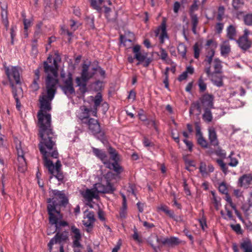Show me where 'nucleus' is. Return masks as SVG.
Masks as SVG:
<instances>
[{
  "mask_svg": "<svg viewBox=\"0 0 252 252\" xmlns=\"http://www.w3.org/2000/svg\"><path fill=\"white\" fill-rule=\"evenodd\" d=\"M57 78H47L46 90L43 92L39 98V108L37 113L38 126L39 128V135L41 140L39 144V150L43 155L45 166L49 172L59 181H62L63 176L60 172L61 162L57 160L54 165L48 159L49 157L55 158H58V152L55 147V136L51 126V116L49 113L52 109L51 102L56 92Z\"/></svg>",
  "mask_w": 252,
  "mask_h": 252,
  "instance_id": "f257e3e1",
  "label": "nucleus"
},
{
  "mask_svg": "<svg viewBox=\"0 0 252 252\" xmlns=\"http://www.w3.org/2000/svg\"><path fill=\"white\" fill-rule=\"evenodd\" d=\"M50 195L52 198L47 199L49 203L47 210L49 214V220L51 225H54L58 230H61L63 227L67 226L68 223L63 220V215L60 211L57 210L58 206L64 205L68 203V199L63 191L52 190Z\"/></svg>",
  "mask_w": 252,
  "mask_h": 252,
  "instance_id": "f03ea898",
  "label": "nucleus"
},
{
  "mask_svg": "<svg viewBox=\"0 0 252 252\" xmlns=\"http://www.w3.org/2000/svg\"><path fill=\"white\" fill-rule=\"evenodd\" d=\"M94 63L92 64L90 62L82 64L81 77H76V82L78 86L82 88L83 92L86 91L87 82L96 73V68H94Z\"/></svg>",
  "mask_w": 252,
  "mask_h": 252,
  "instance_id": "7ed1b4c3",
  "label": "nucleus"
},
{
  "mask_svg": "<svg viewBox=\"0 0 252 252\" xmlns=\"http://www.w3.org/2000/svg\"><path fill=\"white\" fill-rule=\"evenodd\" d=\"M119 174L114 175L112 172H108L106 174L105 178L106 180V185L102 184L101 183H96L94 185V188L97 193H112L114 190L113 185L111 184V181L113 179H115L116 178H119Z\"/></svg>",
  "mask_w": 252,
  "mask_h": 252,
  "instance_id": "20e7f679",
  "label": "nucleus"
},
{
  "mask_svg": "<svg viewBox=\"0 0 252 252\" xmlns=\"http://www.w3.org/2000/svg\"><path fill=\"white\" fill-rule=\"evenodd\" d=\"M93 152L94 155L99 158L106 166L114 171L117 174H120L123 171L122 167L117 163H110L109 161L108 156L106 153L102 150L93 148Z\"/></svg>",
  "mask_w": 252,
  "mask_h": 252,
  "instance_id": "39448f33",
  "label": "nucleus"
},
{
  "mask_svg": "<svg viewBox=\"0 0 252 252\" xmlns=\"http://www.w3.org/2000/svg\"><path fill=\"white\" fill-rule=\"evenodd\" d=\"M4 71L5 74L8 79L11 87L13 88L14 87V81L16 84H21L20 80V68L17 66H4Z\"/></svg>",
  "mask_w": 252,
  "mask_h": 252,
  "instance_id": "423d86ee",
  "label": "nucleus"
},
{
  "mask_svg": "<svg viewBox=\"0 0 252 252\" xmlns=\"http://www.w3.org/2000/svg\"><path fill=\"white\" fill-rule=\"evenodd\" d=\"M94 221L95 218L94 212L88 211H85L82 222L85 226L87 232L90 233L92 231Z\"/></svg>",
  "mask_w": 252,
  "mask_h": 252,
  "instance_id": "0eeeda50",
  "label": "nucleus"
},
{
  "mask_svg": "<svg viewBox=\"0 0 252 252\" xmlns=\"http://www.w3.org/2000/svg\"><path fill=\"white\" fill-rule=\"evenodd\" d=\"M65 226H64V227ZM56 227V229L54 231V232L55 231H58V233L55 235V236L52 238L50 242H49L48 244V246L49 247V249L50 250V251H51L52 249V247H53V245H54L55 244H57V243H63V242H65L68 238V236L66 234V233H60V232L62 230V229L63 228V227L61 230H58L57 228H56V227Z\"/></svg>",
  "mask_w": 252,
  "mask_h": 252,
  "instance_id": "6e6552de",
  "label": "nucleus"
},
{
  "mask_svg": "<svg viewBox=\"0 0 252 252\" xmlns=\"http://www.w3.org/2000/svg\"><path fill=\"white\" fill-rule=\"evenodd\" d=\"M87 124L89 130L94 135H99L103 137L104 133L101 131L100 125L97 120L93 118H90L88 121Z\"/></svg>",
  "mask_w": 252,
  "mask_h": 252,
  "instance_id": "1a4fd4ad",
  "label": "nucleus"
},
{
  "mask_svg": "<svg viewBox=\"0 0 252 252\" xmlns=\"http://www.w3.org/2000/svg\"><path fill=\"white\" fill-rule=\"evenodd\" d=\"M156 36H159L160 42L163 43L166 39H168V36L166 32V20L163 19L161 25L158 27L155 31Z\"/></svg>",
  "mask_w": 252,
  "mask_h": 252,
  "instance_id": "9d476101",
  "label": "nucleus"
},
{
  "mask_svg": "<svg viewBox=\"0 0 252 252\" xmlns=\"http://www.w3.org/2000/svg\"><path fill=\"white\" fill-rule=\"evenodd\" d=\"M249 34L250 31L247 29H245L244 31V34L237 40L239 46L243 50H247L251 46V42L248 39Z\"/></svg>",
  "mask_w": 252,
  "mask_h": 252,
  "instance_id": "9b49d317",
  "label": "nucleus"
},
{
  "mask_svg": "<svg viewBox=\"0 0 252 252\" xmlns=\"http://www.w3.org/2000/svg\"><path fill=\"white\" fill-rule=\"evenodd\" d=\"M62 89L68 97H70L71 95L75 94L71 76H69L64 81V85L62 87Z\"/></svg>",
  "mask_w": 252,
  "mask_h": 252,
  "instance_id": "f8f14e48",
  "label": "nucleus"
},
{
  "mask_svg": "<svg viewBox=\"0 0 252 252\" xmlns=\"http://www.w3.org/2000/svg\"><path fill=\"white\" fill-rule=\"evenodd\" d=\"M71 231L73 233V246L74 248H79L81 247L80 241L81 240L82 236L80 233V230L76 227L74 225L71 226Z\"/></svg>",
  "mask_w": 252,
  "mask_h": 252,
  "instance_id": "ddd939ff",
  "label": "nucleus"
},
{
  "mask_svg": "<svg viewBox=\"0 0 252 252\" xmlns=\"http://www.w3.org/2000/svg\"><path fill=\"white\" fill-rule=\"evenodd\" d=\"M18 161V170L24 172L27 170V163L24 156L23 151L21 148H17Z\"/></svg>",
  "mask_w": 252,
  "mask_h": 252,
  "instance_id": "4468645a",
  "label": "nucleus"
},
{
  "mask_svg": "<svg viewBox=\"0 0 252 252\" xmlns=\"http://www.w3.org/2000/svg\"><path fill=\"white\" fill-rule=\"evenodd\" d=\"M132 51L134 54V58L139 62L137 64L142 63L148 56L146 52L140 51V46L138 45H135Z\"/></svg>",
  "mask_w": 252,
  "mask_h": 252,
  "instance_id": "2eb2a0df",
  "label": "nucleus"
},
{
  "mask_svg": "<svg viewBox=\"0 0 252 252\" xmlns=\"http://www.w3.org/2000/svg\"><path fill=\"white\" fill-rule=\"evenodd\" d=\"M91 112L92 113V110L88 108L85 106H81L79 109L76 111V115L79 119L83 121L89 118Z\"/></svg>",
  "mask_w": 252,
  "mask_h": 252,
  "instance_id": "dca6fc26",
  "label": "nucleus"
},
{
  "mask_svg": "<svg viewBox=\"0 0 252 252\" xmlns=\"http://www.w3.org/2000/svg\"><path fill=\"white\" fill-rule=\"evenodd\" d=\"M202 106L206 108H212L213 107L214 96L212 94H205L200 98Z\"/></svg>",
  "mask_w": 252,
  "mask_h": 252,
  "instance_id": "f3484780",
  "label": "nucleus"
},
{
  "mask_svg": "<svg viewBox=\"0 0 252 252\" xmlns=\"http://www.w3.org/2000/svg\"><path fill=\"white\" fill-rule=\"evenodd\" d=\"M86 201H92L94 198L98 199L99 195L94 188L92 189H87L81 193Z\"/></svg>",
  "mask_w": 252,
  "mask_h": 252,
  "instance_id": "a211bd4d",
  "label": "nucleus"
},
{
  "mask_svg": "<svg viewBox=\"0 0 252 252\" xmlns=\"http://www.w3.org/2000/svg\"><path fill=\"white\" fill-rule=\"evenodd\" d=\"M209 139L211 145L216 146L219 145V141L217 138L216 130L213 127L208 128Z\"/></svg>",
  "mask_w": 252,
  "mask_h": 252,
  "instance_id": "6ab92c4d",
  "label": "nucleus"
},
{
  "mask_svg": "<svg viewBox=\"0 0 252 252\" xmlns=\"http://www.w3.org/2000/svg\"><path fill=\"white\" fill-rule=\"evenodd\" d=\"M215 54V51L213 49H210L208 51L207 55L206 56V58L204 60V62L208 64V66H207L205 69L206 73H207L208 76H209L211 74V63L212 62V59Z\"/></svg>",
  "mask_w": 252,
  "mask_h": 252,
  "instance_id": "aec40b11",
  "label": "nucleus"
},
{
  "mask_svg": "<svg viewBox=\"0 0 252 252\" xmlns=\"http://www.w3.org/2000/svg\"><path fill=\"white\" fill-rule=\"evenodd\" d=\"M240 248L243 252H252V243L249 238H244L240 243Z\"/></svg>",
  "mask_w": 252,
  "mask_h": 252,
  "instance_id": "412c9836",
  "label": "nucleus"
},
{
  "mask_svg": "<svg viewBox=\"0 0 252 252\" xmlns=\"http://www.w3.org/2000/svg\"><path fill=\"white\" fill-rule=\"evenodd\" d=\"M7 5H4L1 6V20L3 24L4 25L6 30H7L9 27V22L7 17Z\"/></svg>",
  "mask_w": 252,
  "mask_h": 252,
  "instance_id": "4be33fe9",
  "label": "nucleus"
},
{
  "mask_svg": "<svg viewBox=\"0 0 252 252\" xmlns=\"http://www.w3.org/2000/svg\"><path fill=\"white\" fill-rule=\"evenodd\" d=\"M102 100V95L100 93H98L95 96L94 101V110H92V115L94 117H97V108L99 106Z\"/></svg>",
  "mask_w": 252,
  "mask_h": 252,
  "instance_id": "5701e85b",
  "label": "nucleus"
},
{
  "mask_svg": "<svg viewBox=\"0 0 252 252\" xmlns=\"http://www.w3.org/2000/svg\"><path fill=\"white\" fill-rule=\"evenodd\" d=\"M252 181V177L250 175H244L239 179V184L241 187L247 188Z\"/></svg>",
  "mask_w": 252,
  "mask_h": 252,
  "instance_id": "b1692460",
  "label": "nucleus"
},
{
  "mask_svg": "<svg viewBox=\"0 0 252 252\" xmlns=\"http://www.w3.org/2000/svg\"><path fill=\"white\" fill-rule=\"evenodd\" d=\"M194 68L192 66L190 65L187 66L186 70L179 76L178 80L179 81H182L186 80L188 75H192L194 73Z\"/></svg>",
  "mask_w": 252,
  "mask_h": 252,
  "instance_id": "393cba45",
  "label": "nucleus"
},
{
  "mask_svg": "<svg viewBox=\"0 0 252 252\" xmlns=\"http://www.w3.org/2000/svg\"><path fill=\"white\" fill-rule=\"evenodd\" d=\"M134 38V34L130 32H128L125 35H121L120 36V40L122 43L126 45V42H132Z\"/></svg>",
  "mask_w": 252,
  "mask_h": 252,
  "instance_id": "a878e982",
  "label": "nucleus"
},
{
  "mask_svg": "<svg viewBox=\"0 0 252 252\" xmlns=\"http://www.w3.org/2000/svg\"><path fill=\"white\" fill-rule=\"evenodd\" d=\"M160 241L162 244H167L169 246L177 245L180 243L179 239L175 237L165 238Z\"/></svg>",
  "mask_w": 252,
  "mask_h": 252,
  "instance_id": "bb28decb",
  "label": "nucleus"
},
{
  "mask_svg": "<svg viewBox=\"0 0 252 252\" xmlns=\"http://www.w3.org/2000/svg\"><path fill=\"white\" fill-rule=\"evenodd\" d=\"M230 51V46L228 41H224L220 45V53L222 56L227 55Z\"/></svg>",
  "mask_w": 252,
  "mask_h": 252,
  "instance_id": "cd10ccee",
  "label": "nucleus"
},
{
  "mask_svg": "<svg viewBox=\"0 0 252 252\" xmlns=\"http://www.w3.org/2000/svg\"><path fill=\"white\" fill-rule=\"evenodd\" d=\"M158 211H162L164 212L166 215H167L170 218L174 217V212L169 210L168 207L165 205H160L157 207Z\"/></svg>",
  "mask_w": 252,
  "mask_h": 252,
  "instance_id": "c85d7f7f",
  "label": "nucleus"
},
{
  "mask_svg": "<svg viewBox=\"0 0 252 252\" xmlns=\"http://www.w3.org/2000/svg\"><path fill=\"white\" fill-rule=\"evenodd\" d=\"M196 135L198 136L197 142L203 147L207 148L208 146V142L203 137L199 129L197 130Z\"/></svg>",
  "mask_w": 252,
  "mask_h": 252,
  "instance_id": "c756f323",
  "label": "nucleus"
},
{
  "mask_svg": "<svg viewBox=\"0 0 252 252\" xmlns=\"http://www.w3.org/2000/svg\"><path fill=\"white\" fill-rule=\"evenodd\" d=\"M192 24V31L194 34H196V28L198 23V19L195 14H190Z\"/></svg>",
  "mask_w": 252,
  "mask_h": 252,
  "instance_id": "7c9ffc66",
  "label": "nucleus"
},
{
  "mask_svg": "<svg viewBox=\"0 0 252 252\" xmlns=\"http://www.w3.org/2000/svg\"><path fill=\"white\" fill-rule=\"evenodd\" d=\"M178 54L184 59L186 58L187 47L185 44L180 43L177 46Z\"/></svg>",
  "mask_w": 252,
  "mask_h": 252,
  "instance_id": "2f4dec72",
  "label": "nucleus"
},
{
  "mask_svg": "<svg viewBox=\"0 0 252 252\" xmlns=\"http://www.w3.org/2000/svg\"><path fill=\"white\" fill-rule=\"evenodd\" d=\"M211 77V81L213 83V84L217 87H220L223 85L222 80L221 77H218L216 78V74H214V73H211L209 77Z\"/></svg>",
  "mask_w": 252,
  "mask_h": 252,
  "instance_id": "473e14b6",
  "label": "nucleus"
},
{
  "mask_svg": "<svg viewBox=\"0 0 252 252\" xmlns=\"http://www.w3.org/2000/svg\"><path fill=\"white\" fill-rule=\"evenodd\" d=\"M213 63L214 68V71L213 72L214 74L221 72L222 65L220 61L218 59H216L213 61Z\"/></svg>",
  "mask_w": 252,
  "mask_h": 252,
  "instance_id": "72a5a7b5",
  "label": "nucleus"
},
{
  "mask_svg": "<svg viewBox=\"0 0 252 252\" xmlns=\"http://www.w3.org/2000/svg\"><path fill=\"white\" fill-rule=\"evenodd\" d=\"M103 0H91V6L94 9L96 10L98 12H101L102 8L100 5L102 4Z\"/></svg>",
  "mask_w": 252,
  "mask_h": 252,
  "instance_id": "f704fd0d",
  "label": "nucleus"
},
{
  "mask_svg": "<svg viewBox=\"0 0 252 252\" xmlns=\"http://www.w3.org/2000/svg\"><path fill=\"white\" fill-rule=\"evenodd\" d=\"M236 31L235 28L232 25H230L227 28V37L231 40H233L234 39V36L235 35Z\"/></svg>",
  "mask_w": 252,
  "mask_h": 252,
  "instance_id": "c9c22d12",
  "label": "nucleus"
},
{
  "mask_svg": "<svg viewBox=\"0 0 252 252\" xmlns=\"http://www.w3.org/2000/svg\"><path fill=\"white\" fill-rule=\"evenodd\" d=\"M210 108H206L205 110V112L203 114L202 117L203 119L206 122H210L212 120V115Z\"/></svg>",
  "mask_w": 252,
  "mask_h": 252,
  "instance_id": "e433bc0d",
  "label": "nucleus"
},
{
  "mask_svg": "<svg viewBox=\"0 0 252 252\" xmlns=\"http://www.w3.org/2000/svg\"><path fill=\"white\" fill-rule=\"evenodd\" d=\"M109 154L111 155V158L114 161V163H117L119 160V156L116 151L113 148L110 147L108 149Z\"/></svg>",
  "mask_w": 252,
  "mask_h": 252,
  "instance_id": "4c0bfd02",
  "label": "nucleus"
},
{
  "mask_svg": "<svg viewBox=\"0 0 252 252\" xmlns=\"http://www.w3.org/2000/svg\"><path fill=\"white\" fill-rule=\"evenodd\" d=\"M199 169L202 176L206 177L208 175V171H207V165L205 163L201 162Z\"/></svg>",
  "mask_w": 252,
  "mask_h": 252,
  "instance_id": "58836bf2",
  "label": "nucleus"
},
{
  "mask_svg": "<svg viewBox=\"0 0 252 252\" xmlns=\"http://www.w3.org/2000/svg\"><path fill=\"white\" fill-rule=\"evenodd\" d=\"M243 21L245 25L252 26V13L244 15L243 16Z\"/></svg>",
  "mask_w": 252,
  "mask_h": 252,
  "instance_id": "ea45409f",
  "label": "nucleus"
},
{
  "mask_svg": "<svg viewBox=\"0 0 252 252\" xmlns=\"http://www.w3.org/2000/svg\"><path fill=\"white\" fill-rule=\"evenodd\" d=\"M32 19H26L24 18L23 23L24 25V30L25 32V35L26 36H28L27 31L29 28H30L32 24Z\"/></svg>",
  "mask_w": 252,
  "mask_h": 252,
  "instance_id": "a19ab883",
  "label": "nucleus"
},
{
  "mask_svg": "<svg viewBox=\"0 0 252 252\" xmlns=\"http://www.w3.org/2000/svg\"><path fill=\"white\" fill-rule=\"evenodd\" d=\"M198 85L199 88V91L201 92H204L207 88L206 84L204 82L202 77H200L198 81Z\"/></svg>",
  "mask_w": 252,
  "mask_h": 252,
  "instance_id": "79ce46f5",
  "label": "nucleus"
},
{
  "mask_svg": "<svg viewBox=\"0 0 252 252\" xmlns=\"http://www.w3.org/2000/svg\"><path fill=\"white\" fill-rule=\"evenodd\" d=\"M211 193L213 196V200L215 207L217 210H218L219 207L221 206L220 199V198H217L215 194V193L214 191H211Z\"/></svg>",
  "mask_w": 252,
  "mask_h": 252,
  "instance_id": "37998d69",
  "label": "nucleus"
},
{
  "mask_svg": "<svg viewBox=\"0 0 252 252\" xmlns=\"http://www.w3.org/2000/svg\"><path fill=\"white\" fill-rule=\"evenodd\" d=\"M224 15V7L223 6H220L218 8V14L217 20L220 21L222 20Z\"/></svg>",
  "mask_w": 252,
  "mask_h": 252,
  "instance_id": "c03bdc74",
  "label": "nucleus"
},
{
  "mask_svg": "<svg viewBox=\"0 0 252 252\" xmlns=\"http://www.w3.org/2000/svg\"><path fill=\"white\" fill-rule=\"evenodd\" d=\"M202 213H204V211L202 210ZM198 221L199 222L200 225L201 227V228L203 231L205 230L206 228L207 227V224H206V219L204 215H202V217L198 220Z\"/></svg>",
  "mask_w": 252,
  "mask_h": 252,
  "instance_id": "a18cd8bd",
  "label": "nucleus"
},
{
  "mask_svg": "<svg viewBox=\"0 0 252 252\" xmlns=\"http://www.w3.org/2000/svg\"><path fill=\"white\" fill-rule=\"evenodd\" d=\"M219 190L222 194L228 193V189L226 185L224 182H221L219 186Z\"/></svg>",
  "mask_w": 252,
  "mask_h": 252,
  "instance_id": "49530a36",
  "label": "nucleus"
},
{
  "mask_svg": "<svg viewBox=\"0 0 252 252\" xmlns=\"http://www.w3.org/2000/svg\"><path fill=\"white\" fill-rule=\"evenodd\" d=\"M225 195V200L226 201L228 204H229L231 207V208L234 210L235 212L236 213V206L234 203H233L231 197L228 195V193Z\"/></svg>",
  "mask_w": 252,
  "mask_h": 252,
  "instance_id": "de8ad7c7",
  "label": "nucleus"
},
{
  "mask_svg": "<svg viewBox=\"0 0 252 252\" xmlns=\"http://www.w3.org/2000/svg\"><path fill=\"white\" fill-rule=\"evenodd\" d=\"M234 155V152H231L228 158V159L230 160V161L228 162V164L232 167L236 166V159L235 157H233Z\"/></svg>",
  "mask_w": 252,
  "mask_h": 252,
  "instance_id": "09e8293b",
  "label": "nucleus"
},
{
  "mask_svg": "<svg viewBox=\"0 0 252 252\" xmlns=\"http://www.w3.org/2000/svg\"><path fill=\"white\" fill-rule=\"evenodd\" d=\"M17 28L16 26H12L10 29V37H11V43L14 44V38L16 35Z\"/></svg>",
  "mask_w": 252,
  "mask_h": 252,
  "instance_id": "8fccbe9b",
  "label": "nucleus"
},
{
  "mask_svg": "<svg viewBox=\"0 0 252 252\" xmlns=\"http://www.w3.org/2000/svg\"><path fill=\"white\" fill-rule=\"evenodd\" d=\"M248 205H244L242 207V209L245 210V211H248L250 208L252 206V192H250V196L248 199Z\"/></svg>",
  "mask_w": 252,
  "mask_h": 252,
  "instance_id": "3c124183",
  "label": "nucleus"
},
{
  "mask_svg": "<svg viewBox=\"0 0 252 252\" xmlns=\"http://www.w3.org/2000/svg\"><path fill=\"white\" fill-rule=\"evenodd\" d=\"M94 68H96V72H98L102 78L105 77V71L101 67H100L97 63H95Z\"/></svg>",
  "mask_w": 252,
  "mask_h": 252,
  "instance_id": "603ef678",
  "label": "nucleus"
},
{
  "mask_svg": "<svg viewBox=\"0 0 252 252\" xmlns=\"http://www.w3.org/2000/svg\"><path fill=\"white\" fill-rule=\"evenodd\" d=\"M217 163L221 167L222 171L225 174L227 172L226 165L221 159H218L217 160Z\"/></svg>",
  "mask_w": 252,
  "mask_h": 252,
  "instance_id": "864d4df0",
  "label": "nucleus"
},
{
  "mask_svg": "<svg viewBox=\"0 0 252 252\" xmlns=\"http://www.w3.org/2000/svg\"><path fill=\"white\" fill-rule=\"evenodd\" d=\"M217 163L221 167L222 171L225 174L227 172L226 165L221 159H218L217 160Z\"/></svg>",
  "mask_w": 252,
  "mask_h": 252,
  "instance_id": "5fc2aeb1",
  "label": "nucleus"
},
{
  "mask_svg": "<svg viewBox=\"0 0 252 252\" xmlns=\"http://www.w3.org/2000/svg\"><path fill=\"white\" fill-rule=\"evenodd\" d=\"M217 163L221 167L222 171L225 174L227 172L226 165L221 159H218L217 160Z\"/></svg>",
  "mask_w": 252,
  "mask_h": 252,
  "instance_id": "6e6d98bb",
  "label": "nucleus"
},
{
  "mask_svg": "<svg viewBox=\"0 0 252 252\" xmlns=\"http://www.w3.org/2000/svg\"><path fill=\"white\" fill-rule=\"evenodd\" d=\"M215 153L219 157L221 158H224L226 157V153L221 149L219 148L215 151Z\"/></svg>",
  "mask_w": 252,
  "mask_h": 252,
  "instance_id": "4d7b16f0",
  "label": "nucleus"
},
{
  "mask_svg": "<svg viewBox=\"0 0 252 252\" xmlns=\"http://www.w3.org/2000/svg\"><path fill=\"white\" fill-rule=\"evenodd\" d=\"M160 58L163 61H165L168 57V54L165 49L161 48L160 49Z\"/></svg>",
  "mask_w": 252,
  "mask_h": 252,
  "instance_id": "13d9d810",
  "label": "nucleus"
},
{
  "mask_svg": "<svg viewBox=\"0 0 252 252\" xmlns=\"http://www.w3.org/2000/svg\"><path fill=\"white\" fill-rule=\"evenodd\" d=\"M194 50V56L195 59H198L200 54V49L198 47L197 44L194 45L193 46Z\"/></svg>",
  "mask_w": 252,
  "mask_h": 252,
  "instance_id": "bf43d9fd",
  "label": "nucleus"
},
{
  "mask_svg": "<svg viewBox=\"0 0 252 252\" xmlns=\"http://www.w3.org/2000/svg\"><path fill=\"white\" fill-rule=\"evenodd\" d=\"M223 24L221 23H218L216 26V31L218 33H220L223 29Z\"/></svg>",
  "mask_w": 252,
  "mask_h": 252,
  "instance_id": "052dcab7",
  "label": "nucleus"
},
{
  "mask_svg": "<svg viewBox=\"0 0 252 252\" xmlns=\"http://www.w3.org/2000/svg\"><path fill=\"white\" fill-rule=\"evenodd\" d=\"M38 80L34 79L32 84L31 86L32 90L33 91H36L39 89V86L38 84Z\"/></svg>",
  "mask_w": 252,
  "mask_h": 252,
  "instance_id": "680f3d73",
  "label": "nucleus"
},
{
  "mask_svg": "<svg viewBox=\"0 0 252 252\" xmlns=\"http://www.w3.org/2000/svg\"><path fill=\"white\" fill-rule=\"evenodd\" d=\"M132 238L135 241H136L139 243L142 242V240L140 238V237H139V236L137 233V230L135 228L134 229V234L132 235Z\"/></svg>",
  "mask_w": 252,
  "mask_h": 252,
  "instance_id": "e2e57ef3",
  "label": "nucleus"
},
{
  "mask_svg": "<svg viewBox=\"0 0 252 252\" xmlns=\"http://www.w3.org/2000/svg\"><path fill=\"white\" fill-rule=\"evenodd\" d=\"M198 9V6L197 4L193 3L190 6L189 9L190 14H194V12L197 10Z\"/></svg>",
  "mask_w": 252,
  "mask_h": 252,
  "instance_id": "0e129e2a",
  "label": "nucleus"
},
{
  "mask_svg": "<svg viewBox=\"0 0 252 252\" xmlns=\"http://www.w3.org/2000/svg\"><path fill=\"white\" fill-rule=\"evenodd\" d=\"M143 143L144 146L146 147H151L153 145V143L150 141V140H149L146 137L144 138V139L143 141Z\"/></svg>",
  "mask_w": 252,
  "mask_h": 252,
  "instance_id": "69168bd1",
  "label": "nucleus"
},
{
  "mask_svg": "<svg viewBox=\"0 0 252 252\" xmlns=\"http://www.w3.org/2000/svg\"><path fill=\"white\" fill-rule=\"evenodd\" d=\"M181 4L178 1H176L174 3L173 5V11L174 13H177L180 8Z\"/></svg>",
  "mask_w": 252,
  "mask_h": 252,
  "instance_id": "338daca9",
  "label": "nucleus"
},
{
  "mask_svg": "<svg viewBox=\"0 0 252 252\" xmlns=\"http://www.w3.org/2000/svg\"><path fill=\"white\" fill-rule=\"evenodd\" d=\"M123 197V203H122V207L121 209L123 210H127V205H126V197L125 195H122Z\"/></svg>",
  "mask_w": 252,
  "mask_h": 252,
  "instance_id": "774afa93",
  "label": "nucleus"
}]
</instances>
